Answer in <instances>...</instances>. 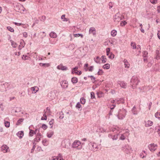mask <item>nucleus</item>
<instances>
[{"instance_id":"obj_5","label":"nucleus","mask_w":160,"mask_h":160,"mask_svg":"<svg viewBox=\"0 0 160 160\" xmlns=\"http://www.w3.org/2000/svg\"><path fill=\"white\" fill-rule=\"evenodd\" d=\"M88 147L89 149L93 152L96 151L98 148V145L96 143L93 142H90L89 143Z\"/></svg>"},{"instance_id":"obj_39","label":"nucleus","mask_w":160,"mask_h":160,"mask_svg":"<svg viewBox=\"0 0 160 160\" xmlns=\"http://www.w3.org/2000/svg\"><path fill=\"white\" fill-rule=\"evenodd\" d=\"M20 45L22 46V48H23L25 45V43L23 40H21L20 42Z\"/></svg>"},{"instance_id":"obj_18","label":"nucleus","mask_w":160,"mask_h":160,"mask_svg":"<svg viewBox=\"0 0 160 160\" xmlns=\"http://www.w3.org/2000/svg\"><path fill=\"white\" fill-rule=\"evenodd\" d=\"M50 36L52 38H55L57 37V35L56 33L54 32H52L49 34Z\"/></svg>"},{"instance_id":"obj_58","label":"nucleus","mask_w":160,"mask_h":160,"mask_svg":"<svg viewBox=\"0 0 160 160\" xmlns=\"http://www.w3.org/2000/svg\"><path fill=\"white\" fill-rule=\"evenodd\" d=\"M14 23L16 25L18 26H20L22 25H23L22 23H17L16 22H14Z\"/></svg>"},{"instance_id":"obj_57","label":"nucleus","mask_w":160,"mask_h":160,"mask_svg":"<svg viewBox=\"0 0 160 160\" xmlns=\"http://www.w3.org/2000/svg\"><path fill=\"white\" fill-rule=\"evenodd\" d=\"M88 77H90L91 78V79L92 80H93L94 81H95V78L93 76H88Z\"/></svg>"},{"instance_id":"obj_22","label":"nucleus","mask_w":160,"mask_h":160,"mask_svg":"<svg viewBox=\"0 0 160 160\" xmlns=\"http://www.w3.org/2000/svg\"><path fill=\"white\" fill-rule=\"evenodd\" d=\"M40 66L44 67H48L50 66V64L48 63H39Z\"/></svg>"},{"instance_id":"obj_11","label":"nucleus","mask_w":160,"mask_h":160,"mask_svg":"<svg viewBox=\"0 0 160 160\" xmlns=\"http://www.w3.org/2000/svg\"><path fill=\"white\" fill-rule=\"evenodd\" d=\"M57 68L59 70H66L68 69V68L67 67L63 66L62 64L58 65L57 66Z\"/></svg>"},{"instance_id":"obj_53","label":"nucleus","mask_w":160,"mask_h":160,"mask_svg":"<svg viewBox=\"0 0 160 160\" xmlns=\"http://www.w3.org/2000/svg\"><path fill=\"white\" fill-rule=\"evenodd\" d=\"M143 57H147L148 53L146 51H144L143 52Z\"/></svg>"},{"instance_id":"obj_21","label":"nucleus","mask_w":160,"mask_h":160,"mask_svg":"<svg viewBox=\"0 0 160 160\" xmlns=\"http://www.w3.org/2000/svg\"><path fill=\"white\" fill-rule=\"evenodd\" d=\"M54 134V132L53 131H50L49 132H48L47 134V137L48 138H51L52 136V135Z\"/></svg>"},{"instance_id":"obj_8","label":"nucleus","mask_w":160,"mask_h":160,"mask_svg":"<svg viewBox=\"0 0 160 160\" xmlns=\"http://www.w3.org/2000/svg\"><path fill=\"white\" fill-rule=\"evenodd\" d=\"M157 147V145L154 143L151 144L148 146L149 149L152 152H154L156 149Z\"/></svg>"},{"instance_id":"obj_30","label":"nucleus","mask_w":160,"mask_h":160,"mask_svg":"<svg viewBox=\"0 0 160 160\" xmlns=\"http://www.w3.org/2000/svg\"><path fill=\"white\" fill-rule=\"evenodd\" d=\"M102 59V63H105L106 62L107 59L105 58V56H102L101 58Z\"/></svg>"},{"instance_id":"obj_14","label":"nucleus","mask_w":160,"mask_h":160,"mask_svg":"<svg viewBox=\"0 0 160 160\" xmlns=\"http://www.w3.org/2000/svg\"><path fill=\"white\" fill-rule=\"evenodd\" d=\"M32 93H35L38 90V88L37 87H32L31 88Z\"/></svg>"},{"instance_id":"obj_24","label":"nucleus","mask_w":160,"mask_h":160,"mask_svg":"<svg viewBox=\"0 0 160 160\" xmlns=\"http://www.w3.org/2000/svg\"><path fill=\"white\" fill-rule=\"evenodd\" d=\"M155 130L158 132V134L160 136V126L156 127L155 128Z\"/></svg>"},{"instance_id":"obj_25","label":"nucleus","mask_w":160,"mask_h":160,"mask_svg":"<svg viewBox=\"0 0 160 160\" xmlns=\"http://www.w3.org/2000/svg\"><path fill=\"white\" fill-rule=\"evenodd\" d=\"M110 64L108 63H107L104 65L102 67L103 68L106 69H109L110 68Z\"/></svg>"},{"instance_id":"obj_59","label":"nucleus","mask_w":160,"mask_h":160,"mask_svg":"<svg viewBox=\"0 0 160 160\" xmlns=\"http://www.w3.org/2000/svg\"><path fill=\"white\" fill-rule=\"evenodd\" d=\"M118 138V136L117 135H114L113 136V138H112V139L113 140H116Z\"/></svg>"},{"instance_id":"obj_2","label":"nucleus","mask_w":160,"mask_h":160,"mask_svg":"<svg viewBox=\"0 0 160 160\" xmlns=\"http://www.w3.org/2000/svg\"><path fill=\"white\" fill-rule=\"evenodd\" d=\"M124 18L123 16L120 14L119 12L117 13L113 17L114 22L117 23H118Z\"/></svg>"},{"instance_id":"obj_42","label":"nucleus","mask_w":160,"mask_h":160,"mask_svg":"<svg viewBox=\"0 0 160 160\" xmlns=\"http://www.w3.org/2000/svg\"><path fill=\"white\" fill-rule=\"evenodd\" d=\"M7 28L8 29L9 31L11 32H13L14 31V29L12 28L10 26H8L7 27Z\"/></svg>"},{"instance_id":"obj_45","label":"nucleus","mask_w":160,"mask_h":160,"mask_svg":"<svg viewBox=\"0 0 160 160\" xmlns=\"http://www.w3.org/2000/svg\"><path fill=\"white\" fill-rule=\"evenodd\" d=\"M78 68V67H75L74 68L72 69V74L74 73V72L77 71Z\"/></svg>"},{"instance_id":"obj_52","label":"nucleus","mask_w":160,"mask_h":160,"mask_svg":"<svg viewBox=\"0 0 160 160\" xmlns=\"http://www.w3.org/2000/svg\"><path fill=\"white\" fill-rule=\"evenodd\" d=\"M33 144L34 145L33 146L32 148L31 149V153L33 152L34 151V149H35V148L36 147V146H35L36 144L35 143V142H33Z\"/></svg>"},{"instance_id":"obj_29","label":"nucleus","mask_w":160,"mask_h":160,"mask_svg":"<svg viewBox=\"0 0 160 160\" xmlns=\"http://www.w3.org/2000/svg\"><path fill=\"white\" fill-rule=\"evenodd\" d=\"M117 31L115 30H112V31L111 32V35L112 37H114L115 36L116 34H117Z\"/></svg>"},{"instance_id":"obj_35","label":"nucleus","mask_w":160,"mask_h":160,"mask_svg":"<svg viewBox=\"0 0 160 160\" xmlns=\"http://www.w3.org/2000/svg\"><path fill=\"white\" fill-rule=\"evenodd\" d=\"M63 113L62 111L60 112L59 113V118L60 119H62L64 118Z\"/></svg>"},{"instance_id":"obj_1","label":"nucleus","mask_w":160,"mask_h":160,"mask_svg":"<svg viewBox=\"0 0 160 160\" xmlns=\"http://www.w3.org/2000/svg\"><path fill=\"white\" fill-rule=\"evenodd\" d=\"M10 85L8 82H0V91L4 92L6 91V88H8Z\"/></svg>"},{"instance_id":"obj_62","label":"nucleus","mask_w":160,"mask_h":160,"mask_svg":"<svg viewBox=\"0 0 160 160\" xmlns=\"http://www.w3.org/2000/svg\"><path fill=\"white\" fill-rule=\"evenodd\" d=\"M88 66V63H86L85 64L84 67V69L85 70V71H87L88 69H87L86 68H87Z\"/></svg>"},{"instance_id":"obj_23","label":"nucleus","mask_w":160,"mask_h":160,"mask_svg":"<svg viewBox=\"0 0 160 160\" xmlns=\"http://www.w3.org/2000/svg\"><path fill=\"white\" fill-rule=\"evenodd\" d=\"M153 124V122L151 121H148L146 124V127H149L151 126Z\"/></svg>"},{"instance_id":"obj_28","label":"nucleus","mask_w":160,"mask_h":160,"mask_svg":"<svg viewBox=\"0 0 160 160\" xmlns=\"http://www.w3.org/2000/svg\"><path fill=\"white\" fill-rule=\"evenodd\" d=\"M156 58L157 59H159L160 58V54L159 51L158 50H157L156 51Z\"/></svg>"},{"instance_id":"obj_16","label":"nucleus","mask_w":160,"mask_h":160,"mask_svg":"<svg viewBox=\"0 0 160 160\" xmlns=\"http://www.w3.org/2000/svg\"><path fill=\"white\" fill-rule=\"evenodd\" d=\"M101 59V58H100L99 57L97 56L96 57L94 58V61L97 63H100V60Z\"/></svg>"},{"instance_id":"obj_13","label":"nucleus","mask_w":160,"mask_h":160,"mask_svg":"<svg viewBox=\"0 0 160 160\" xmlns=\"http://www.w3.org/2000/svg\"><path fill=\"white\" fill-rule=\"evenodd\" d=\"M119 84H120V86L123 88H126L127 87V84L123 81H120Z\"/></svg>"},{"instance_id":"obj_3","label":"nucleus","mask_w":160,"mask_h":160,"mask_svg":"<svg viewBox=\"0 0 160 160\" xmlns=\"http://www.w3.org/2000/svg\"><path fill=\"white\" fill-rule=\"evenodd\" d=\"M139 81L137 77L133 76L131 80V85L132 87H136L138 85Z\"/></svg>"},{"instance_id":"obj_46","label":"nucleus","mask_w":160,"mask_h":160,"mask_svg":"<svg viewBox=\"0 0 160 160\" xmlns=\"http://www.w3.org/2000/svg\"><path fill=\"white\" fill-rule=\"evenodd\" d=\"M54 119H52L51 121L49 122V124L50 125H51V128H52V125L53 123Z\"/></svg>"},{"instance_id":"obj_9","label":"nucleus","mask_w":160,"mask_h":160,"mask_svg":"<svg viewBox=\"0 0 160 160\" xmlns=\"http://www.w3.org/2000/svg\"><path fill=\"white\" fill-rule=\"evenodd\" d=\"M81 142L78 140H75L73 143L72 147L73 148H77L78 147L80 146Z\"/></svg>"},{"instance_id":"obj_48","label":"nucleus","mask_w":160,"mask_h":160,"mask_svg":"<svg viewBox=\"0 0 160 160\" xmlns=\"http://www.w3.org/2000/svg\"><path fill=\"white\" fill-rule=\"evenodd\" d=\"M74 36L76 37H78L80 36H81L82 38L83 37L82 35L79 33L75 34H74Z\"/></svg>"},{"instance_id":"obj_54","label":"nucleus","mask_w":160,"mask_h":160,"mask_svg":"<svg viewBox=\"0 0 160 160\" xmlns=\"http://www.w3.org/2000/svg\"><path fill=\"white\" fill-rule=\"evenodd\" d=\"M48 128L47 126L45 124H43L42 126V128L44 130Z\"/></svg>"},{"instance_id":"obj_47","label":"nucleus","mask_w":160,"mask_h":160,"mask_svg":"<svg viewBox=\"0 0 160 160\" xmlns=\"http://www.w3.org/2000/svg\"><path fill=\"white\" fill-rule=\"evenodd\" d=\"M91 99L95 98V96L94 93L93 92H92L91 93Z\"/></svg>"},{"instance_id":"obj_51","label":"nucleus","mask_w":160,"mask_h":160,"mask_svg":"<svg viewBox=\"0 0 160 160\" xmlns=\"http://www.w3.org/2000/svg\"><path fill=\"white\" fill-rule=\"evenodd\" d=\"M114 4V3H113L112 2H109V9H111L113 7V5Z\"/></svg>"},{"instance_id":"obj_33","label":"nucleus","mask_w":160,"mask_h":160,"mask_svg":"<svg viewBox=\"0 0 160 160\" xmlns=\"http://www.w3.org/2000/svg\"><path fill=\"white\" fill-rule=\"evenodd\" d=\"M11 45L12 47L14 48H16L17 46V45L16 44V43L13 41L11 40Z\"/></svg>"},{"instance_id":"obj_44","label":"nucleus","mask_w":160,"mask_h":160,"mask_svg":"<svg viewBox=\"0 0 160 160\" xmlns=\"http://www.w3.org/2000/svg\"><path fill=\"white\" fill-rule=\"evenodd\" d=\"M131 45L133 49H135L136 48V46L135 45V43L133 42H131Z\"/></svg>"},{"instance_id":"obj_15","label":"nucleus","mask_w":160,"mask_h":160,"mask_svg":"<svg viewBox=\"0 0 160 160\" xmlns=\"http://www.w3.org/2000/svg\"><path fill=\"white\" fill-rule=\"evenodd\" d=\"M132 111L133 115H136L138 113V112L136 109L135 106H134L132 109Z\"/></svg>"},{"instance_id":"obj_63","label":"nucleus","mask_w":160,"mask_h":160,"mask_svg":"<svg viewBox=\"0 0 160 160\" xmlns=\"http://www.w3.org/2000/svg\"><path fill=\"white\" fill-rule=\"evenodd\" d=\"M42 136V134L39 133V132H38L37 133V134H36V136L38 137L41 138V137Z\"/></svg>"},{"instance_id":"obj_20","label":"nucleus","mask_w":160,"mask_h":160,"mask_svg":"<svg viewBox=\"0 0 160 160\" xmlns=\"http://www.w3.org/2000/svg\"><path fill=\"white\" fill-rule=\"evenodd\" d=\"M76 107L79 110H81L82 109L81 105L79 102H78L77 103Z\"/></svg>"},{"instance_id":"obj_7","label":"nucleus","mask_w":160,"mask_h":160,"mask_svg":"<svg viewBox=\"0 0 160 160\" xmlns=\"http://www.w3.org/2000/svg\"><path fill=\"white\" fill-rule=\"evenodd\" d=\"M60 84L62 88L63 89H66L68 86V82L66 80L62 81Z\"/></svg>"},{"instance_id":"obj_31","label":"nucleus","mask_w":160,"mask_h":160,"mask_svg":"<svg viewBox=\"0 0 160 160\" xmlns=\"http://www.w3.org/2000/svg\"><path fill=\"white\" fill-rule=\"evenodd\" d=\"M80 102L82 104H84L86 102V99L83 97L81 98L80 99Z\"/></svg>"},{"instance_id":"obj_26","label":"nucleus","mask_w":160,"mask_h":160,"mask_svg":"<svg viewBox=\"0 0 160 160\" xmlns=\"http://www.w3.org/2000/svg\"><path fill=\"white\" fill-rule=\"evenodd\" d=\"M124 63L125 67V68H128L129 67V64H128V61L125 59L124 61Z\"/></svg>"},{"instance_id":"obj_10","label":"nucleus","mask_w":160,"mask_h":160,"mask_svg":"<svg viewBox=\"0 0 160 160\" xmlns=\"http://www.w3.org/2000/svg\"><path fill=\"white\" fill-rule=\"evenodd\" d=\"M89 34H92L93 35H95L96 32L95 28L94 27H91L89 31Z\"/></svg>"},{"instance_id":"obj_56","label":"nucleus","mask_w":160,"mask_h":160,"mask_svg":"<svg viewBox=\"0 0 160 160\" xmlns=\"http://www.w3.org/2000/svg\"><path fill=\"white\" fill-rule=\"evenodd\" d=\"M125 137L124 135L123 134H122L121 135V136L120 138V139L122 140H124L125 139Z\"/></svg>"},{"instance_id":"obj_60","label":"nucleus","mask_w":160,"mask_h":160,"mask_svg":"<svg viewBox=\"0 0 160 160\" xmlns=\"http://www.w3.org/2000/svg\"><path fill=\"white\" fill-rule=\"evenodd\" d=\"M23 36L25 38H27L28 37V33L26 32H24L23 33Z\"/></svg>"},{"instance_id":"obj_41","label":"nucleus","mask_w":160,"mask_h":160,"mask_svg":"<svg viewBox=\"0 0 160 160\" xmlns=\"http://www.w3.org/2000/svg\"><path fill=\"white\" fill-rule=\"evenodd\" d=\"M34 134V131L31 129L30 130L29 133V136L30 137H32Z\"/></svg>"},{"instance_id":"obj_49","label":"nucleus","mask_w":160,"mask_h":160,"mask_svg":"<svg viewBox=\"0 0 160 160\" xmlns=\"http://www.w3.org/2000/svg\"><path fill=\"white\" fill-rule=\"evenodd\" d=\"M150 1L151 3L153 4H156L158 2L157 0H150Z\"/></svg>"},{"instance_id":"obj_17","label":"nucleus","mask_w":160,"mask_h":160,"mask_svg":"<svg viewBox=\"0 0 160 160\" xmlns=\"http://www.w3.org/2000/svg\"><path fill=\"white\" fill-rule=\"evenodd\" d=\"M17 135L19 138H21L23 136V132L21 131L17 133Z\"/></svg>"},{"instance_id":"obj_40","label":"nucleus","mask_w":160,"mask_h":160,"mask_svg":"<svg viewBox=\"0 0 160 160\" xmlns=\"http://www.w3.org/2000/svg\"><path fill=\"white\" fill-rule=\"evenodd\" d=\"M41 138L36 136V137L34 139V142H38L40 140Z\"/></svg>"},{"instance_id":"obj_38","label":"nucleus","mask_w":160,"mask_h":160,"mask_svg":"<svg viewBox=\"0 0 160 160\" xmlns=\"http://www.w3.org/2000/svg\"><path fill=\"white\" fill-rule=\"evenodd\" d=\"M22 58V59L26 60H28L30 58V57L27 55H23Z\"/></svg>"},{"instance_id":"obj_27","label":"nucleus","mask_w":160,"mask_h":160,"mask_svg":"<svg viewBox=\"0 0 160 160\" xmlns=\"http://www.w3.org/2000/svg\"><path fill=\"white\" fill-rule=\"evenodd\" d=\"M42 143L44 146H47L48 145V142L46 139H44L42 141Z\"/></svg>"},{"instance_id":"obj_50","label":"nucleus","mask_w":160,"mask_h":160,"mask_svg":"<svg viewBox=\"0 0 160 160\" xmlns=\"http://www.w3.org/2000/svg\"><path fill=\"white\" fill-rule=\"evenodd\" d=\"M126 23H127V22L125 21H122L121 22L120 25L121 26H124L125 25H126Z\"/></svg>"},{"instance_id":"obj_34","label":"nucleus","mask_w":160,"mask_h":160,"mask_svg":"<svg viewBox=\"0 0 160 160\" xmlns=\"http://www.w3.org/2000/svg\"><path fill=\"white\" fill-rule=\"evenodd\" d=\"M65 15H63L61 16V19L63 20V21H67L68 20V19L65 18Z\"/></svg>"},{"instance_id":"obj_4","label":"nucleus","mask_w":160,"mask_h":160,"mask_svg":"<svg viewBox=\"0 0 160 160\" xmlns=\"http://www.w3.org/2000/svg\"><path fill=\"white\" fill-rule=\"evenodd\" d=\"M122 148L124 152L127 154H129L132 151V147L128 144L125 145Z\"/></svg>"},{"instance_id":"obj_43","label":"nucleus","mask_w":160,"mask_h":160,"mask_svg":"<svg viewBox=\"0 0 160 160\" xmlns=\"http://www.w3.org/2000/svg\"><path fill=\"white\" fill-rule=\"evenodd\" d=\"M103 72L102 69H99L98 72V75H102L103 74Z\"/></svg>"},{"instance_id":"obj_32","label":"nucleus","mask_w":160,"mask_h":160,"mask_svg":"<svg viewBox=\"0 0 160 160\" xmlns=\"http://www.w3.org/2000/svg\"><path fill=\"white\" fill-rule=\"evenodd\" d=\"M23 120L24 119L23 118H20L17 121L16 125H20L21 123L23 121Z\"/></svg>"},{"instance_id":"obj_12","label":"nucleus","mask_w":160,"mask_h":160,"mask_svg":"<svg viewBox=\"0 0 160 160\" xmlns=\"http://www.w3.org/2000/svg\"><path fill=\"white\" fill-rule=\"evenodd\" d=\"M1 148L2 151L4 152H8L9 148L7 146L4 145L1 147Z\"/></svg>"},{"instance_id":"obj_6","label":"nucleus","mask_w":160,"mask_h":160,"mask_svg":"<svg viewBox=\"0 0 160 160\" xmlns=\"http://www.w3.org/2000/svg\"><path fill=\"white\" fill-rule=\"evenodd\" d=\"M15 10L18 12L23 13L25 8L22 5L18 4L15 7Z\"/></svg>"},{"instance_id":"obj_64","label":"nucleus","mask_w":160,"mask_h":160,"mask_svg":"<svg viewBox=\"0 0 160 160\" xmlns=\"http://www.w3.org/2000/svg\"><path fill=\"white\" fill-rule=\"evenodd\" d=\"M0 108H1V109L2 111H3L4 109V108L3 107V104L1 103L0 104Z\"/></svg>"},{"instance_id":"obj_61","label":"nucleus","mask_w":160,"mask_h":160,"mask_svg":"<svg viewBox=\"0 0 160 160\" xmlns=\"http://www.w3.org/2000/svg\"><path fill=\"white\" fill-rule=\"evenodd\" d=\"M93 66H91L90 67L88 70L90 72H92L93 69Z\"/></svg>"},{"instance_id":"obj_19","label":"nucleus","mask_w":160,"mask_h":160,"mask_svg":"<svg viewBox=\"0 0 160 160\" xmlns=\"http://www.w3.org/2000/svg\"><path fill=\"white\" fill-rule=\"evenodd\" d=\"M71 81L73 83L75 84L77 82L78 79L76 77H73L72 78Z\"/></svg>"},{"instance_id":"obj_37","label":"nucleus","mask_w":160,"mask_h":160,"mask_svg":"<svg viewBox=\"0 0 160 160\" xmlns=\"http://www.w3.org/2000/svg\"><path fill=\"white\" fill-rule=\"evenodd\" d=\"M5 126L7 128H9L10 127V122L8 121H5Z\"/></svg>"},{"instance_id":"obj_36","label":"nucleus","mask_w":160,"mask_h":160,"mask_svg":"<svg viewBox=\"0 0 160 160\" xmlns=\"http://www.w3.org/2000/svg\"><path fill=\"white\" fill-rule=\"evenodd\" d=\"M155 116L156 118L160 119V112H157L155 113Z\"/></svg>"},{"instance_id":"obj_55","label":"nucleus","mask_w":160,"mask_h":160,"mask_svg":"<svg viewBox=\"0 0 160 160\" xmlns=\"http://www.w3.org/2000/svg\"><path fill=\"white\" fill-rule=\"evenodd\" d=\"M140 157L142 158H143L146 157V155H143V153L142 152L140 154Z\"/></svg>"}]
</instances>
